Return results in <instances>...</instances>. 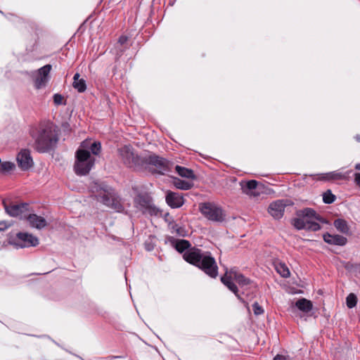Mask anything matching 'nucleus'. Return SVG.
Wrapping results in <instances>:
<instances>
[{
  "label": "nucleus",
  "mask_w": 360,
  "mask_h": 360,
  "mask_svg": "<svg viewBox=\"0 0 360 360\" xmlns=\"http://www.w3.org/2000/svg\"><path fill=\"white\" fill-rule=\"evenodd\" d=\"M72 86L79 92H84L86 89L85 80L80 78L79 73H76L74 75Z\"/></svg>",
  "instance_id": "obj_23"
},
{
  "label": "nucleus",
  "mask_w": 360,
  "mask_h": 360,
  "mask_svg": "<svg viewBox=\"0 0 360 360\" xmlns=\"http://www.w3.org/2000/svg\"><path fill=\"white\" fill-rule=\"evenodd\" d=\"M120 157L128 167L138 169L143 167V159L140 158L130 146H124L119 149Z\"/></svg>",
  "instance_id": "obj_7"
},
{
  "label": "nucleus",
  "mask_w": 360,
  "mask_h": 360,
  "mask_svg": "<svg viewBox=\"0 0 360 360\" xmlns=\"http://www.w3.org/2000/svg\"><path fill=\"white\" fill-rule=\"evenodd\" d=\"M190 243L188 240L183 239L177 240L175 243V248L179 252H184L185 253L187 250L192 248H190Z\"/></svg>",
  "instance_id": "obj_26"
},
{
  "label": "nucleus",
  "mask_w": 360,
  "mask_h": 360,
  "mask_svg": "<svg viewBox=\"0 0 360 360\" xmlns=\"http://www.w3.org/2000/svg\"><path fill=\"white\" fill-rule=\"evenodd\" d=\"M297 292L301 293V292H302V290H299Z\"/></svg>",
  "instance_id": "obj_41"
},
{
  "label": "nucleus",
  "mask_w": 360,
  "mask_h": 360,
  "mask_svg": "<svg viewBox=\"0 0 360 360\" xmlns=\"http://www.w3.org/2000/svg\"><path fill=\"white\" fill-rule=\"evenodd\" d=\"M128 40V38L126 36H121L120 38H119V40H118V43H120L121 45L125 44Z\"/></svg>",
  "instance_id": "obj_35"
},
{
  "label": "nucleus",
  "mask_w": 360,
  "mask_h": 360,
  "mask_svg": "<svg viewBox=\"0 0 360 360\" xmlns=\"http://www.w3.org/2000/svg\"><path fill=\"white\" fill-rule=\"evenodd\" d=\"M15 168V164L11 162H4L0 164V172H9Z\"/></svg>",
  "instance_id": "obj_28"
},
{
  "label": "nucleus",
  "mask_w": 360,
  "mask_h": 360,
  "mask_svg": "<svg viewBox=\"0 0 360 360\" xmlns=\"http://www.w3.org/2000/svg\"><path fill=\"white\" fill-rule=\"evenodd\" d=\"M175 170L178 173V174L182 177L191 179H193L195 178V175L193 170L189 169L188 168L176 165L175 167Z\"/></svg>",
  "instance_id": "obj_25"
},
{
  "label": "nucleus",
  "mask_w": 360,
  "mask_h": 360,
  "mask_svg": "<svg viewBox=\"0 0 360 360\" xmlns=\"http://www.w3.org/2000/svg\"><path fill=\"white\" fill-rule=\"evenodd\" d=\"M148 165L155 167L157 172L164 174L169 170V164L167 160L162 158L153 155L143 159V165Z\"/></svg>",
  "instance_id": "obj_10"
},
{
  "label": "nucleus",
  "mask_w": 360,
  "mask_h": 360,
  "mask_svg": "<svg viewBox=\"0 0 360 360\" xmlns=\"http://www.w3.org/2000/svg\"><path fill=\"white\" fill-rule=\"evenodd\" d=\"M221 281L233 292H237L238 290L236 283L242 288L253 285V283L250 278L235 269L226 271L224 275L221 278Z\"/></svg>",
  "instance_id": "obj_5"
},
{
  "label": "nucleus",
  "mask_w": 360,
  "mask_h": 360,
  "mask_svg": "<svg viewBox=\"0 0 360 360\" xmlns=\"http://www.w3.org/2000/svg\"><path fill=\"white\" fill-rule=\"evenodd\" d=\"M201 213L209 220L221 222L225 219V214L223 210L210 202H205L200 205Z\"/></svg>",
  "instance_id": "obj_8"
},
{
  "label": "nucleus",
  "mask_w": 360,
  "mask_h": 360,
  "mask_svg": "<svg viewBox=\"0 0 360 360\" xmlns=\"http://www.w3.org/2000/svg\"><path fill=\"white\" fill-rule=\"evenodd\" d=\"M286 205L285 200H284L274 201L270 204L269 212L273 217L280 219L283 217Z\"/></svg>",
  "instance_id": "obj_15"
},
{
  "label": "nucleus",
  "mask_w": 360,
  "mask_h": 360,
  "mask_svg": "<svg viewBox=\"0 0 360 360\" xmlns=\"http://www.w3.org/2000/svg\"><path fill=\"white\" fill-rule=\"evenodd\" d=\"M295 306L297 307L299 310L306 314L311 311L313 309L312 302L310 300H307L305 298L299 299L295 302Z\"/></svg>",
  "instance_id": "obj_21"
},
{
  "label": "nucleus",
  "mask_w": 360,
  "mask_h": 360,
  "mask_svg": "<svg viewBox=\"0 0 360 360\" xmlns=\"http://www.w3.org/2000/svg\"><path fill=\"white\" fill-rule=\"evenodd\" d=\"M356 139L358 141H360V136H356Z\"/></svg>",
  "instance_id": "obj_40"
},
{
  "label": "nucleus",
  "mask_w": 360,
  "mask_h": 360,
  "mask_svg": "<svg viewBox=\"0 0 360 360\" xmlns=\"http://www.w3.org/2000/svg\"><path fill=\"white\" fill-rule=\"evenodd\" d=\"M90 150L92 154L94 155H98L101 150V145L100 142H94L90 146Z\"/></svg>",
  "instance_id": "obj_31"
},
{
  "label": "nucleus",
  "mask_w": 360,
  "mask_h": 360,
  "mask_svg": "<svg viewBox=\"0 0 360 360\" xmlns=\"http://www.w3.org/2000/svg\"><path fill=\"white\" fill-rule=\"evenodd\" d=\"M6 212L8 215L20 219H27L29 212V205L27 203L13 204L10 206L5 205Z\"/></svg>",
  "instance_id": "obj_11"
},
{
  "label": "nucleus",
  "mask_w": 360,
  "mask_h": 360,
  "mask_svg": "<svg viewBox=\"0 0 360 360\" xmlns=\"http://www.w3.org/2000/svg\"><path fill=\"white\" fill-rule=\"evenodd\" d=\"M35 139V148L40 153L52 149L58 141L56 127L51 122L40 125Z\"/></svg>",
  "instance_id": "obj_2"
},
{
  "label": "nucleus",
  "mask_w": 360,
  "mask_h": 360,
  "mask_svg": "<svg viewBox=\"0 0 360 360\" xmlns=\"http://www.w3.org/2000/svg\"><path fill=\"white\" fill-rule=\"evenodd\" d=\"M274 360H288V359L286 356H283V355L277 354L274 358Z\"/></svg>",
  "instance_id": "obj_37"
},
{
  "label": "nucleus",
  "mask_w": 360,
  "mask_h": 360,
  "mask_svg": "<svg viewBox=\"0 0 360 360\" xmlns=\"http://www.w3.org/2000/svg\"><path fill=\"white\" fill-rule=\"evenodd\" d=\"M183 257L187 262L198 267L210 277L214 278L217 276L218 266L210 252L192 248L184 253Z\"/></svg>",
  "instance_id": "obj_1"
},
{
  "label": "nucleus",
  "mask_w": 360,
  "mask_h": 360,
  "mask_svg": "<svg viewBox=\"0 0 360 360\" xmlns=\"http://www.w3.org/2000/svg\"><path fill=\"white\" fill-rule=\"evenodd\" d=\"M166 202L172 208H179L184 203L181 194L171 191L168 192L166 195Z\"/></svg>",
  "instance_id": "obj_17"
},
{
  "label": "nucleus",
  "mask_w": 360,
  "mask_h": 360,
  "mask_svg": "<svg viewBox=\"0 0 360 360\" xmlns=\"http://www.w3.org/2000/svg\"><path fill=\"white\" fill-rule=\"evenodd\" d=\"M323 240L328 244L336 245H345L347 242V238L342 236L331 235L329 233L323 235Z\"/></svg>",
  "instance_id": "obj_19"
},
{
  "label": "nucleus",
  "mask_w": 360,
  "mask_h": 360,
  "mask_svg": "<svg viewBox=\"0 0 360 360\" xmlns=\"http://www.w3.org/2000/svg\"><path fill=\"white\" fill-rule=\"evenodd\" d=\"M257 184L258 183L255 180H250L248 181H242L240 182L243 192L250 195H255L253 191L257 188Z\"/></svg>",
  "instance_id": "obj_20"
},
{
  "label": "nucleus",
  "mask_w": 360,
  "mask_h": 360,
  "mask_svg": "<svg viewBox=\"0 0 360 360\" xmlns=\"http://www.w3.org/2000/svg\"><path fill=\"white\" fill-rule=\"evenodd\" d=\"M26 220L31 227L37 229H42L48 224L44 217L35 214L29 213Z\"/></svg>",
  "instance_id": "obj_16"
},
{
  "label": "nucleus",
  "mask_w": 360,
  "mask_h": 360,
  "mask_svg": "<svg viewBox=\"0 0 360 360\" xmlns=\"http://www.w3.org/2000/svg\"><path fill=\"white\" fill-rule=\"evenodd\" d=\"M11 243L18 248L34 247L39 244V240L32 234L20 232Z\"/></svg>",
  "instance_id": "obj_9"
},
{
  "label": "nucleus",
  "mask_w": 360,
  "mask_h": 360,
  "mask_svg": "<svg viewBox=\"0 0 360 360\" xmlns=\"http://www.w3.org/2000/svg\"><path fill=\"white\" fill-rule=\"evenodd\" d=\"M357 302V298L355 294H349V295L346 298L347 306L349 308H353L356 306Z\"/></svg>",
  "instance_id": "obj_29"
},
{
  "label": "nucleus",
  "mask_w": 360,
  "mask_h": 360,
  "mask_svg": "<svg viewBox=\"0 0 360 360\" xmlns=\"http://www.w3.org/2000/svg\"><path fill=\"white\" fill-rule=\"evenodd\" d=\"M355 169H357V170H360V163L359 164H356L355 165Z\"/></svg>",
  "instance_id": "obj_39"
},
{
  "label": "nucleus",
  "mask_w": 360,
  "mask_h": 360,
  "mask_svg": "<svg viewBox=\"0 0 360 360\" xmlns=\"http://www.w3.org/2000/svg\"><path fill=\"white\" fill-rule=\"evenodd\" d=\"M335 200V196L331 193L330 191H327L323 195V200L325 203L330 204Z\"/></svg>",
  "instance_id": "obj_30"
},
{
  "label": "nucleus",
  "mask_w": 360,
  "mask_h": 360,
  "mask_svg": "<svg viewBox=\"0 0 360 360\" xmlns=\"http://www.w3.org/2000/svg\"><path fill=\"white\" fill-rule=\"evenodd\" d=\"M252 309L254 311V314L257 316L262 314L264 313V309L261 306L259 305L257 302H255L252 304Z\"/></svg>",
  "instance_id": "obj_32"
},
{
  "label": "nucleus",
  "mask_w": 360,
  "mask_h": 360,
  "mask_svg": "<svg viewBox=\"0 0 360 360\" xmlns=\"http://www.w3.org/2000/svg\"><path fill=\"white\" fill-rule=\"evenodd\" d=\"M134 204L143 213L151 212L154 208L152 207L150 198L146 195H139L134 199Z\"/></svg>",
  "instance_id": "obj_14"
},
{
  "label": "nucleus",
  "mask_w": 360,
  "mask_h": 360,
  "mask_svg": "<svg viewBox=\"0 0 360 360\" xmlns=\"http://www.w3.org/2000/svg\"><path fill=\"white\" fill-rule=\"evenodd\" d=\"M319 219L314 210L306 208L297 212V217L293 220V225L298 230L316 231L321 229V226L315 221Z\"/></svg>",
  "instance_id": "obj_4"
},
{
  "label": "nucleus",
  "mask_w": 360,
  "mask_h": 360,
  "mask_svg": "<svg viewBox=\"0 0 360 360\" xmlns=\"http://www.w3.org/2000/svg\"><path fill=\"white\" fill-rule=\"evenodd\" d=\"M146 248L147 250L150 251L153 249V247L150 245L146 244Z\"/></svg>",
  "instance_id": "obj_38"
},
{
  "label": "nucleus",
  "mask_w": 360,
  "mask_h": 360,
  "mask_svg": "<svg viewBox=\"0 0 360 360\" xmlns=\"http://www.w3.org/2000/svg\"><path fill=\"white\" fill-rule=\"evenodd\" d=\"M53 102L56 105H61L65 104L64 103V97L58 94H56L53 95Z\"/></svg>",
  "instance_id": "obj_33"
},
{
  "label": "nucleus",
  "mask_w": 360,
  "mask_h": 360,
  "mask_svg": "<svg viewBox=\"0 0 360 360\" xmlns=\"http://www.w3.org/2000/svg\"><path fill=\"white\" fill-rule=\"evenodd\" d=\"M96 198L98 201L117 211L120 210L122 206L120 200L112 188L107 186H99V188L96 187Z\"/></svg>",
  "instance_id": "obj_6"
},
{
  "label": "nucleus",
  "mask_w": 360,
  "mask_h": 360,
  "mask_svg": "<svg viewBox=\"0 0 360 360\" xmlns=\"http://www.w3.org/2000/svg\"><path fill=\"white\" fill-rule=\"evenodd\" d=\"M348 172L342 173L340 171H334L328 173L321 174L318 179L319 180H341L347 179Z\"/></svg>",
  "instance_id": "obj_18"
},
{
  "label": "nucleus",
  "mask_w": 360,
  "mask_h": 360,
  "mask_svg": "<svg viewBox=\"0 0 360 360\" xmlns=\"http://www.w3.org/2000/svg\"><path fill=\"white\" fill-rule=\"evenodd\" d=\"M276 272L283 278H288L290 276V271L288 266L282 262L276 261L274 264Z\"/></svg>",
  "instance_id": "obj_22"
},
{
  "label": "nucleus",
  "mask_w": 360,
  "mask_h": 360,
  "mask_svg": "<svg viewBox=\"0 0 360 360\" xmlns=\"http://www.w3.org/2000/svg\"><path fill=\"white\" fill-rule=\"evenodd\" d=\"M334 226L335 229L345 234H348L349 232V228L347 222L342 219H338L334 221Z\"/></svg>",
  "instance_id": "obj_24"
},
{
  "label": "nucleus",
  "mask_w": 360,
  "mask_h": 360,
  "mask_svg": "<svg viewBox=\"0 0 360 360\" xmlns=\"http://www.w3.org/2000/svg\"><path fill=\"white\" fill-rule=\"evenodd\" d=\"M11 226V224L8 223L6 221H0V231H4Z\"/></svg>",
  "instance_id": "obj_34"
},
{
  "label": "nucleus",
  "mask_w": 360,
  "mask_h": 360,
  "mask_svg": "<svg viewBox=\"0 0 360 360\" xmlns=\"http://www.w3.org/2000/svg\"><path fill=\"white\" fill-rule=\"evenodd\" d=\"M354 182L359 186H360V173H356L354 174Z\"/></svg>",
  "instance_id": "obj_36"
},
{
  "label": "nucleus",
  "mask_w": 360,
  "mask_h": 360,
  "mask_svg": "<svg viewBox=\"0 0 360 360\" xmlns=\"http://www.w3.org/2000/svg\"><path fill=\"white\" fill-rule=\"evenodd\" d=\"M89 141L82 142L79 148L76 151V160L74 165L75 173L78 175L87 174L95 163V158L92 157L90 152L86 148L89 146Z\"/></svg>",
  "instance_id": "obj_3"
},
{
  "label": "nucleus",
  "mask_w": 360,
  "mask_h": 360,
  "mask_svg": "<svg viewBox=\"0 0 360 360\" xmlns=\"http://www.w3.org/2000/svg\"><path fill=\"white\" fill-rule=\"evenodd\" d=\"M174 185L179 189L186 191L191 188L193 184L187 181L175 179L174 181Z\"/></svg>",
  "instance_id": "obj_27"
},
{
  "label": "nucleus",
  "mask_w": 360,
  "mask_h": 360,
  "mask_svg": "<svg viewBox=\"0 0 360 360\" xmlns=\"http://www.w3.org/2000/svg\"><path fill=\"white\" fill-rule=\"evenodd\" d=\"M51 65L48 64L39 68L35 73L34 86L39 89L46 86L49 80Z\"/></svg>",
  "instance_id": "obj_12"
},
{
  "label": "nucleus",
  "mask_w": 360,
  "mask_h": 360,
  "mask_svg": "<svg viewBox=\"0 0 360 360\" xmlns=\"http://www.w3.org/2000/svg\"><path fill=\"white\" fill-rule=\"evenodd\" d=\"M16 160L18 167L23 171L30 169L34 165L30 151L27 149L21 150L18 154Z\"/></svg>",
  "instance_id": "obj_13"
}]
</instances>
